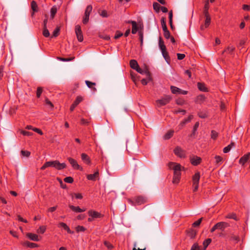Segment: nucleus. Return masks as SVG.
Masks as SVG:
<instances>
[{"label":"nucleus","mask_w":250,"mask_h":250,"mask_svg":"<svg viewBox=\"0 0 250 250\" xmlns=\"http://www.w3.org/2000/svg\"><path fill=\"white\" fill-rule=\"evenodd\" d=\"M168 167L170 169L174 170L172 183L174 184H178L181 176V166L179 164L170 162L168 164Z\"/></svg>","instance_id":"nucleus-1"},{"label":"nucleus","mask_w":250,"mask_h":250,"mask_svg":"<svg viewBox=\"0 0 250 250\" xmlns=\"http://www.w3.org/2000/svg\"><path fill=\"white\" fill-rule=\"evenodd\" d=\"M48 167H52L57 170H62L66 168V165L64 163H61L58 160L48 161L44 164L41 167V169L43 170Z\"/></svg>","instance_id":"nucleus-2"},{"label":"nucleus","mask_w":250,"mask_h":250,"mask_svg":"<svg viewBox=\"0 0 250 250\" xmlns=\"http://www.w3.org/2000/svg\"><path fill=\"white\" fill-rule=\"evenodd\" d=\"M200 178V174L199 172L195 173L192 176V188L193 192H196L198 189Z\"/></svg>","instance_id":"nucleus-3"},{"label":"nucleus","mask_w":250,"mask_h":250,"mask_svg":"<svg viewBox=\"0 0 250 250\" xmlns=\"http://www.w3.org/2000/svg\"><path fill=\"white\" fill-rule=\"evenodd\" d=\"M172 99V97L170 95H165L161 99L157 100L156 103L158 104V106L160 107L164 106L168 104Z\"/></svg>","instance_id":"nucleus-4"},{"label":"nucleus","mask_w":250,"mask_h":250,"mask_svg":"<svg viewBox=\"0 0 250 250\" xmlns=\"http://www.w3.org/2000/svg\"><path fill=\"white\" fill-rule=\"evenodd\" d=\"M92 10V6L91 5H88L85 10L84 15L83 19V23L86 24L89 21V17L90 13Z\"/></svg>","instance_id":"nucleus-5"},{"label":"nucleus","mask_w":250,"mask_h":250,"mask_svg":"<svg viewBox=\"0 0 250 250\" xmlns=\"http://www.w3.org/2000/svg\"><path fill=\"white\" fill-rule=\"evenodd\" d=\"M174 154L180 158L186 157V151L180 146H176L174 149Z\"/></svg>","instance_id":"nucleus-6"},{"label":"nucleus","mask_w":250,"mask_h":250,"mask_svg":"<svg viewBox=\"0 0 250 250\" xmlns=\"http://www.w3.org/2000/svg\"><path fill=\"white\" fill-rule=\"evenodd\" d=\"M75 30L78 40L80 42H82L83 41V38L81 26L79 25H76Z\"/></svg>","instance_id":"nucleus-7"},{"label":"nucleus","mask_w":250,"mask_h":250,"mask_svg":"<svg viewBox=\"0 0 250 250\" xmlns=\"http://www.w3.org/2000/svg\"><path fill=\"white\" fill-rule=\"evenodd\" d=\"M170 89L171 92L174 94H180L183 95H186L188 94V92L187 91L182 90L174 86H171Z\"/></svg>","instance_id":"nucleus-8"},{"label":"nucleus","mask_w":250,"mask_h":250,"mask_svg":"<svg viewBox=\"0 0 250 250\" xmlns=\"http://www.w3.org/2000/svg\"><path fill=\"white\" fill-rule=\"evenodd\" d=\"M67 160L72 167L75 169H81L82 168L80 166V165L78 164L76 160L72 158L71 157H68Z\"/></svg>","instance_id":"nucleus-9"},{"label":"nucleus","mask_w":250,"mask_h":250,"mask_svg":"<svg viewBox=\"0 0 250 250\" xmlns=\"http://www.w3.org/2000/svg\"><path fill=\"white\" fill-rule=\"evenodd\" d=\"M201 158L197 156H193L190 158V163L193 166L199 165L201 162Z\"/></svg>","instance_id":"nucleus-10"},{"label":"nucleus","mask_w":250,"mask_h":250,"mask_svg":"<svg viewBox=\"0 0 250 250\" xmlns=\"http://www.w3.org/2000/svg\"><path fill=\"white\" fill-rule=\"evenodd\" d=\"M58 227L59 228H62L65 230L68 233L73 234L74 231L70 230L69 227L66 224L63 222H60L58 224Z\"/></svg>","instance_id":"nucleus-11"},{"label":"nucleus","mask_w":250,"mask_h":250,"mask_svg":"<svg viewBox=\"0 0 250 250\" xmlns=\"http://www.w3.org/2000/svg\"><path fill=\"white\" fill-rule=\"evenodd\" d=\"M99 173L98 170L96 171L94 174H87L86 178L88 180L96 181L99 178Z\"/></svg>","instance_id":"nucleus-12"},{"label":"nucleus","mask_w":250,"mask_h":250,"mask_svg":"<svg viewBox=\"0 0 250 250\" xmlns=\"http://www.w3.org/2000/svg\"><path fill=\"white\" fill-rule=\"evenodd\" d=\"M193 116L192 115H190L188 116V117L187 119H185L183 121H182L179 124V126L180 129H182L185 125L188 123L190 122L191 120L193 119Z\"/></svg>","instance_id":"nucleus-13"},{"label":"nucleus","mask_w":250,"mask_h":250,"mask_svg":"<svg viewBox=\"0 0 250 250\" xmlns=\"http://www.w3.org/2000/svg\"><path fill=\"white\" fill-rule=\"evenodd\" d=\"M88 214L90 217H92L94 219L99 218L102 217V215L100 213L92 210H89Z\"/></svg>","instance_id":"nucleus-14"},{"label":"nucleus","mask_w":250,"mask_h":250,"mask_svg":"<svg viewBox=\"0 0 250 250\" xmlns=\"http://www.w3.org/2000/svg\"><path fill=\"white\" fill-rule=\"evenodd\" d=\"M81 159L85 164L87 165L91 164L90 158L86 153H83L81 154Z\"/></svg>","instance_id":"nucleus-15"},{"label":"nucleus","mask_w":250,"mask_h":250,"mask_svg":"<svg viewBox=\"0 0 250 250\" xmlns=\"http://www.w3.org/2000/svg\"><path fill=\"white\" fill-rule=\"evenodd\" d=\"M228 226V224L225 222H220L216 224V227H217V229L222 230H224V229Z\"/></svg>","instance_id":"nucleus-16"},{"label":"nucleus","mask_w":250,"mask_h":250,"mask_svg":"<svg viewBox=\"0 0 250 250\" xmlns=\"http://www.w3.org/2000/svg\"><path fill=\"white\" fill-rule=\"evenodd\" d=\"M128 23H131L132 24V31L131 32L133 34H135L137 33V31L139 30V28L137 25V23L135 21H128Z\"/></svg>","instance_id":"nucleus-17"},{"label":"nucleus","mask_w":250,"mask_h":250,"mask_svg":"<svg viewBox=\"0 0 250 250\" xmlns=\"http://www.w3.org/2000/svg\"><path fill=\"white\" fill-rule=\"evenodd\" d=\"M26 236L30 239V240L34 241H39L40 240L39 238V236L38 235L32 233H27L26 234Z\"/></svg>","instance_id":"nucleus-18"},{"label":"nucleus","mask_w":250,"mask_h":250,"mask_svg":"<svg viewBox=\"0 0 250 250\" xmlns=\"http://www.w3.org/2000/svg\"><path fill=\"white\" fill-rule=\"evenodd\" d=\"M206 97L204 95H199L196 97L195 102L198 104H202L205 100Z\"/></svg>","instance_id":"nucleus-19"},{"label":"nucleus","mask_w":250,"mask_h":250,"mask_svg":"<svg viewBox=\"0 0 250 250\" xmlns=\"http://www.w3.org/2000/svg\"><path fill=\"white\" fill-rule=\"evenodd\" d=\"M69 208L73 210L74 212H82L85 210V208L82 209L81 208L77 206H74L73 205H69Z\"/></svg>","instance_id":"nucleus-20"},{"label":"nucleus","mask_w":250,"mask_h":250,"mask_svg":"<svg viewBox=\"0 0 250 250\" xmlns=\"http://www.w3.org/2000/svg\"><path fill=\"white\" fill-rule=\"evenodd\" d=\"M31 9L33 10V12L31 14V16L33 17V16L34 15V12H37L38 11V5L35 1L33 0L31 2Z\"/></svg>","instance_id":"nucleus-21"},{"label":"nucleus","mask_w":250,"mask_h":250,"mask_svg":"<svg viewBox=\"0 0 250 250\" xmlns=\"http://www.w3.org/2000/svg\"><path fill=\"white\" fill-rule=\"evenodd\" d=\"M85 83L86 85L88 86V87L91 88L94 92L96 91L97 89L94 87V86H95L96 85V83L90 82L87 80L85 81Z\"/></svg>","instance_id":"nucleus-22"},{"label":"nucleus","mask_w":250,"mask_h":250,"mask_svg":"<svg viewBox=\"0 0 250 250\" xmlns=\"http://www.w3.org/2000/svg\"><path fill=\"white\" fill-rule=\"evenodd\" d=\"M197 86L199 90L203 92H208V89L206 87L205 84L203 83H198Z\"/></svg>","instance_id":"nucleus-23"},{"label":"nucleus","mask_w":250,"mask_h":250,"mask_svg":"<svg viewBox=\"0 0 250 250\" xmlns=\"http://www.w3.org/2000/svg\"><path fill=\"white\" fill-rule=\"evenodd\" d=\"M129 65L130 67L134 70L139 66L137 61L135 60H131L130 61Z\"/></svg>","instance_id":"nucleus-24"},{"label":"nucleus","mask_w":250,"mask_h":250,"mask_svg":"<svg viewBox=\"0 0 250 250\" xmlns=\"http://www.w3.org/2000/svg\"><path fill=\"white\" fill-rule=\"evenodd\" d=\"M209 8V1L208 0H207L206 1L204 7V11H203V14L205 15H209L208 13V9Z\"/></svg>","instance_id":"nucleus-25"},{"label":"nucleus","mask_w":250,"mask_h":250,"mask_svg":"<svg viewBox=\"0 0 250 250\" xmlns=\"http://www.w3.org/2000/svg\"><path fill=\"white\" fill-rule=\"evenodd\" d=\"M161 51L163 57L165 58L167 62H168L170 61V57H169L168 52L167 51V49H164V50H161Z\"/></svg>","instance_id":"nucleus-26"},{"label":"nucleus","mask_w":250,"mask_h":250,"mask_svg":"<svg viewBox=\"0 0 250 250\" xmlns=\"http://www.w3.org/2000/svg\"><path fill=\"white\" fill-rule=\"evenodd\" d=\"M146 202V200L144 197L142 196H138L135 198V202L138 205H141L144 204Z\"/></svg>","instance_id":"nucleus-27"},{"label":"nucleus","mask_w":250,"mask_h":250,"mask_svg":"<svg viewBox=\"0 0 250 250\" xmlns=\"http://www.w3.org/2000/svg\"><path fill=\"white\" fill-rule=\"evenodd\" d=\"M211 242V239L210 238H208L206 239L203 243L204 248L201 249L202 250H206L208 246Z\"/></svg>","instance_id":"nucleus-28"},{"label":"nucleus","mask_w":250,"mask_h":250,"mask_svg":"<svg viewBox=\"0 0 250 250\" xmlns=\"http://www.w3.org/2000/svg\"><path fill=\"white\" fill-rule=\"evenodd\" d=\"M174 134V131L170 130H169L164 136L165 140H168L171 138Z\"/></svg>","instance_id":"nucleus-29"},{"label":"nucleus","mask_w":250,"mask_h":250,"mask_svg":"<svg viewBox=\"0 0 250 250\" xmlns=\"http://www.w3.org/2000/svg\"><path fill=\"white\" fill-rule=\"evenodd\" d=\"M159 46L161 50H164L166 49V45L164 44V42L161 37L159 39Z\"/></svg>","instance_id":"nucleus-30"},{"label":"nucleus","mask_w":250,"mask_h":250,"mask_svg":"<svg viewBox=\"0 0 250 250\" xmlns=\"http://www.w3.org/2000/svg\"><path fill=\"white\" fill-rule=\"evenodd\" d=\"M235 49V47L233 46H229L223 52V54L226 52L228 54H232L234 50Z\"/></svg>","instance_id":"nucleus-31"},{"label":"nucleus","mask_w":250,"mask_h":250,"mask_svg":"<svg viewBox=\"0 0 250 250\" xmlns=\"http://www.w3.org/2000/svg\"><path fill=\"white\" fill-rule=\"evenodd\" d=\"M205 17L206 18L205 27V28H208L210 24L211 19L209 15H205Z\"/></svg>","instance_id":"nucleus-32"},{"label":"nucleus","mask_w":250,"mask_h":250,"mask_svg":"<svg viewBox=\"0 0 250 250\" xmlns=\"http://www.w3.org/2000/svg\"><path fill=\"white\" fill-rule=\"evenodd\" d=\"M214 159L215 160V163L217 165H220L223 162V158L220 156L216 155Z\"/></svg>","instance_id":"nucleus-33"},{"label":"nucleus","mask_w":250,"mask_h":250,"mask_svg":"<svg viewBox=\"0 0 250 250\" xmlns=\"http://www.w3.org/2000/svg\"><path fill=\"white\" fill-rule=\"evenodd\" d=\"M57 12V8L56 6H53L50 10L51 13V18L52 19H53L55 14H56Z\"/></svg>","instance_id":"nucleus-34"},{"label":"nucleus","mask_w":250,"mask_h":250,"mask_svg":"<svg viewBox=\"0 0 250 250\" xmlns=\"http://www.w3.org/2000/svg\"><path fill=\"white\" fill-rule=\"evenodd\" d=\"M46 227L45 226H41L37 229V232L38 233L43 234L46 231Z\"/></svg>","instance_id":"nucleus-35"},{"label":"nucleus","mask_w":250,"mask_h":250,"mask_svg":"<svg viewBox=\"0 0 250 250\" xmlns=\"http://www.w3.org/2000/svg\"><path fill=\"white\" fill-rule=\"evenodd\" d=\"M24 245L27 247L31 248H34L38 247V245L37 244L28 241L25 242Z\"/></svg>","instance_id":"nucleus-36"},{"label":"nucleus","mask_w":250,"mask_h":250,"mask_svg":"<svg viewBox=\"0 0 250 250\" xmlns=\"http://www.w3.org/2000/svg\"><path fill=\"white\" fill-rule=\"evenodd\" d=\"M199 123L198 122H196L194 126H193V130H192V132L191 134V136H193L195 135V133H196V131H197V128H198L199 127Z\"/></svg>","instance_id":"nucleus-37"},{"label":"nucleus","mask_w":250,"mask_h":250,"mask_svg":"<svg viewBox=\"0 0 250 250\" xmlns=\"http://www.w3.org/2000/svg\"><path fill=\"white\" fill-rule=\"evenodd\" d=\"M161 22L163 30H166V29H167V24H166V19L165 18H162L161 20Z\"/></svg>","instance_id":"nucleus-38"},{"label":"nucleus","mask_w":250,"mask_h":250,"mask_svg":"<svg viewBox=\"0 0 250 250\" xmlns=\"http://www.w3.org/2000/svg\"><path fill=\"white\" fill-rule=\"evenodd\" d=\"M196 235V231L194 229H191L188 231V235L191 238H193L195 237Z\"/></svg>","instance_id":"nucleus-39"},{"label":"nucleus","mask_w":250,"mask_h":250,"mask_svg":"<svg viewBox=\"0 0 250 250\" xmlns=\"http://www.w3.org/2000/svg\"><path fill=\"white\" fill-rule=\"evenodd\" d=\"M83 100V97L81 96H78L77 97L73 103L77 106Z\"/></svg>","instance_id":"nucleus-40"},{"label":"nucleus","mask_w":250,"mask_h":250,"mask_svg":"<svg viewBox=\"0 0 250 250\" xmlns=\"http://www.w3.org/2000/svg\"><path fill=\"white\" fill-rule=\"evenodd\" d=\"M161 7L160 5L157 2H154L153 4V9L157 12H159Z\"/></svg>","instance_id":"nucleus-41"},{"label":"nucleus","mask_w":250,"mask_h":250,"mask_svg":"<svg viewBox=\"0 0 250 250\" xmlns=\"http://www.w3.org/2000/svg\"><path fill=\"white\" fill-rule=\"evenodd\" d=\"M233 145H234V143H231L230 145H229L228 146H227L226 147H224L223 149V152L225 153H227L229 152L231 148V146Z\"/></svg>","instance_id":"nucleus-42"},{"label":"nucleus","mask_w":250,"mask_h":250,"mask_svg":"<svg viewBox=\"0 0 250 250\" xmlns=\"http://www.w3.org/2000/svg\"><path fill=\"white\" fill-rule=\"evenodd\" d=\"M104 243L108 250H111L113 248V246L109 242L105 241Z\"/></svg>","instance_id":"nucleus-43"},{"label":"nucleus","mask_w":250,"mask_h":250,"mask_svg":"<svg viewBox=\"0 0 250 250\" xmlns=\"http://www.w3.org/2000/svg\"><path fill=\"white\" fill-rule=\"evenodd\" d=\"M74 57H71V58H62V57H58V59L59 60H60L61 61L63 62H69L72 61L74 59Z\"/></svg>","instance_id":"nucleus-44"},{"label":"nucleus","mask_w":250,"mask_h":250,"mask_svg":"<svg viewBox=\"0 0 250 250\" xmlns=\"http://www.w3.org/2000/svg\"><path fill=\"white\" fill-rule=\"evenodd\" d=\"M86 229L83 226H78L77 227H76V230L77 232H83Z\"/></svg>","instance_id":"nucleus-45"},{"label":"nucleus","mask_w":250,"mask_h":250,"mask_svg":"<svg viewBox=\"0 0 250 250\" xmlns=\"http://www.w3.org/2000/svg\"><path fill=\"white\" fill-rule=\"evenodd\" d=\"M218 133L215 131V130H212L211 132V138L215 140L217 137H218Z\"/></svg>","instance_id":"nucleus-46"},{"label":"nucleus","mask_w":250,"mask_h":250,"mask_svg":"<svg viewBox=\"0 0 250 250\" xmlns=\"http://www.w3.org/2000/svg\"><path fill=\"white\" fill-rule=\"evenodd\" d=\"M198 116L202 119H205L207 117L208 115L206 112L200 111L198 113Z\"/></svg>","instance_id":"nucleus-47"},{"label":"nucleus","mask_w":250,"mask_h":250,"mask_svg":"<svg viewBox=\"0 0 250 250\" xmlns=\"http://www.w3.org/2000/svg\"><path fill=\"white\" fill-rule=\"evenodd\" d=\"M42 34L46 38L49 37L50 33L48 30L47 29V27L43 28Z\"/></svg>","instance_id":"nucleus-48"},{"label":"nucleus","mask_w":250,"mask_h":250,"mask_svg":"<svg viewBox=\"0 0 250 250\" xmlns=\"http://www.w3.org/2000/svg\"><path fill=\"white\" fill-rule=\"evenodd\" d=\"M164 31V36L166 39H169L170 36V34L168 29H166V30H163Z\"/></svg>","instance_id":"nucleus-49"},{"label":"nucleus","mask_w":250,"mask_h":250,"mask_svg":"<svg viewBox=\"0 0 250 250\" xmlns=\"http://www.w3.org/2000/svg\"><path fill=\"white\" fill-rule=\"evenodd\" d=\"M42 92V88L41 87H38L37 88V92H36L37 97L38 98H40Z\"/></svg>","instance_id":"nucleus-50"},{"label":"nucleus","mask_w":250,"mask_h":250,"mask_svg":"<svg viewBox=\"0 0 250 250\" xmlns=\"http://www.w3.org/2000/svg\"><path fill=\"white\" fill-rule=\"evenodd\" d=\"M64 181L68 183H72L74 181L73 178L70 176L66 177L64 179Z\"/></svg>","instance_id":"nucleus-51"},{"label":"nucleus","mask_w":250,"mask_h":250,"mask_svg":"<svg viewBox=\"0 0 250 250\" xmlns=\"http://www.w3.org/2000/svg\"><path fill=\"white\" fill-rule=\"evenodd\" d=\"M202 219H203V218H201L199 219H198L197 221L194 222L192 224V226L193 227H197L199 226L202 221Z\"/></svg>","instance_id":"nucleus-52"},{"label":"nucleus","mask_w":250,"mask_h":250,"mask_svg":"<svg viewBox=\"0 0 250 250\" xmlns=\"http://www.w3.org/2000/svg\"><path fill=\"white\" fill-rule=\"evenodd\" d=\"M21 153L23 156L26 157H29L30 155V152L27 150H21Z\"/></svg>","instance_id":"nucleus-53"},{"label":"nucleus","mask_w":250,"mask_h":250,"mask_svg":"<svg viewBox=\"0 0 250 250\" xmlns=\"http://www.w3.org/2000/svg\"><path fill=\"white\" fill-rule=\"evenodd\" d=\"M123 34L121 31H117L116 32V33H115V35L114 36V38L115 39H118L119 38H120L121 37H122L123 36Z\"/></svg>","instance_id":"nucleus-54"},{"label":"nucleus","mask_w":250,"mask_h":250,"mask_svg":"<svg viewBox=\"0 0 250 250\" xmlns=\"http://www.w3.org/2000/svg\"><path fill=\"white\" fill-rule=\"evenodd\" d=\"M21 134H22L24 136H31L33 134V133H32L31 132L25 131V130H21Z\"/></svg>","instance_id":"nucleus-55"},{"label":"nucleus","mask_w":250,"mask_h":250,"mask_svg":"<svg viewBox=\"0 0 250 250\" xmlns=\"http://www.w3.org/2000/svg\"><path fill=\"white\" fill-rule=\"evenodd\" d=\"M185 103V101L182 99H178L176 100V103L178 105H182Z\"/></svg>","instance_id":"nucleus-56"},{"label":"nucleus","mask_w":250,"mask_h":250,"mask_svg":"<svg viewBox=\"0 0 250 250\" xmlns=\"http://www.w3.org/2000/svg\"><path fill=\"white\" fill-rule=\"evenodd\" d=\"M100 16H101L102 17H104V18H106L108 17V14H107V13L106 12V10H102L100 13Z\"/></svg>","instance_id":"nucleus-57"},{"label":"nucleus","mask_w":250,"mask_h":250,"mask_svg":"<svg viewBox=\"0 0 250 250\" xmlns=\"http://www.w3.org/2000/svg\"><path fill=\"white\" fill-rule=\"evenodd\" d=\"M200 247L197 243H194L191 247L190 250H198L200 249Z\"/></svg>","instance_id":"nucleus-58"},{"label":"nucleus","mask_w":250,"mask_h":250,"mask_svg":"<svg viewBox=\"0 0 250 250\" xmlns=\"http://www.w3.org/2000/svg\"><path fill=\"white\" fill-rule=\"evenodd\" d=\"M60 31L59 28H56L53 31V36L56 37L59 35V33Z\"/></svg>","instance_id":"nucleus-59"},{"label":"nucleus","mask_w":250,"mask_h":250,"mask_svg":"<svg viewBox=\"0 0 250 250\" xmlns=\"http://www.w3.org/2000/svg\"><path fill=\"white\" fill-rule=\"evenodd\" d=\"M177 56L179 60H182L185 57L184 54L177 53Z\"/></svg>","instance_id":"nucleus-60"},{"label":"nucleus","mask_w":250,"mask_h":250,"mask_svg":"<svg viewBox=\"0 0 250 250\" xmlns=\"http://www.w3.org/2000/svg\"><path fill=\"white\" fill-rule=\"evenodd\" d=\"M231 239L234 240L236 242H238L239 240V237L238 236L232 234L231 236Z\"/></svg>","instance_id":"nucleus-61"},{"label":"nucleus","mask_w":250,"mask_h":250,"mask_svg":"<svg viewBox=\"0 0 250 250\" xmlns=\"http://www.w3.org/2000/svg\"><path fill=\"white\" fill-rule=\"evenodd\" d=\"M139 39L140 40V42L141 44H143V34L142 31L139 32Z\"/></svg>","instance_id":"nucleus-62"},{"label":"nucleus","mask_w":250,"mask_h":250,"mask_svg":"<svg viewBox=\"0 0 250 250\" xmlns=\"http://www.w3.org/2000/svg\"><path fill=\"white\" fill-rule=\"evenodd\" d=\"M89 123V122L88 120H85L84 119H82L81 120V124L83 125H88Z\"/></svg>","instance_id":"nucleus-63"},{"label":"nucleus","mask_w":250,"mask_h":250,"mask_svg":"<svg viewBox=\"0 0 250 250\" xmlns=\"http://www.w3.org/2000/svg\"><path fill=\"white\" fill-rule=\"evenodd\" d=\"M45 104L48 105H49L51 107H53V104L52 103L48 100V99L46 98L45 100Z\"/></svg>","instance_id":"nucleus-64"}]
</instances>
